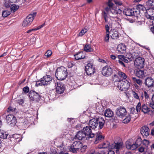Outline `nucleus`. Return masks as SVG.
<instances>
[{
  "label": "nucleus",
  "mask_w": 154,
  "mask_h": 154,
  "mask_svg": "<svg viewBox=\"0 0 154 154\" xmlns=\"http://www.w3.org/2000/svg\"><path fill=\"white\" fill-rule=\"evenodd\" d=\"M86 134H85L82 131H80L77 132L74 137V138L79 140H83L85 138L86 140Z\"/></svg>",
  "instance_id": "obj_19"
},
{
  "label": "nucleus",
  "mask_w": 154,
  "mask_h": 154,
  "mask_svg": "<svg viewBox=\"0 0 154 154\" xmlns=\"http://www.w3.org/2000/svg\"><path fill=\"white\" fill-rule=\"evenodd\" d=\"M118 75L120 77L124 79H126L127 77V76L125 74L122 72H118Z\"/></svg>",
  "instance_id": "obj_41"
},
{
  "label": "nucleus",
  "mask_w": 154,
  "mask_h": 154,
  "mask_svg": "<svg viewBox=\"0 0 154 154\" xmlns=\"http://www.w3.org/2000/svg\"><path fill=\"white\" fill-rule=\"evenodd\" d=\"M145 60L141 57L136 58L134 61V65L138 69L143 68L144 66Z\"/></svg>",
  "instance_id": "obj_12"
},
{
  "label": "nucleus",
  "mask_w": 154,
  "mask_h": 154,
  "mask_svg": "<svg viewBox=\"0 0 154 154\" xmlns=\"http://www.w3.org/2000/svg\"><path fill=\"white\" fill-rule=\"evenodd\" d=\"M67 65L68 68H71L74 66V64L72 62H69L68 63Z\"/></svg>",
  "instance_id": "obj_58"
},
{
  "label": "nucleus",
  "mask_w": 154,
  "mask_h": 154,
  "mask_svg": "<svg viewBox=\"0 0 154 154\" xmlns=\"http://www.w3.org/2000/svg\"><path fill=\"white\" fill-rule=\"evenodd\" d=\"M136 10H138V11L139 12V13L141 11H143L144 13H145L147 9L143 5L139 4L137 6V9ZM140 14H138V16Z\"/></svg>",
  "instance_id": "obj_29"
},
{
  "label": "nucleus",
  "mask_w": 154,
  "mask_h": 154,
  "mask_svg": "<svg viewBox=\"0 0 154 154\" xmlns=\"http://www.w3.org/2000/svg\"><path fill=\"white\" fill-rule=\"evenodd\" d=\"M144 148L143 146L140 147L138 149L139 151L141 152H143L144 151Z\"/></svg>",
  "instance_id": "obj_60"
},
{
  "label": "nucleus",
  "mask_w": 154,
  "mask_h": 154,
  "mask_svg": "<svg viewBox=\"0 0 154 154\" xmlns=\"http://www.w3.org/2000/svg\"><path fill=\"white\" fill-rule=\"evenodd\" d=\"M111 147L112 146H110L109 143L108 141H106L99 145L98 146L97 148L100 149L107 148H111Z\"/></svg>",
  "instance_id": "obj_26"
},
{
  "label": "nucleus",
  "mask_w": 154,
  "mask_h": 154,
  "mask_svg": "<svg viewBox=\"0 0 154 154\" xmlns=\"http://www.w3.org/2000/svg\"><path fill=\"white\" fill-rule=\"evenodd\" d=\"M75 58L76 60L84 59L85 56V54L82 51L78 52L74 55Z\"/></svg>",
  "instance_id": "obj_27"
},
{
  "label": "nucleus",
  "mask_w": 154,
  "mask_h": 154,
  "mask_svg": "<svg viewBox=\"0 0 154 154\" xmlns=\"http://www.w3.org/2000/svg\"><path fill=\"white\" fill-rule=\"evenodd\" d=\"M114 2L115 4H116V5H122V3L121 2L118 1L117 0H115Z\"/></svg>",
  "instance_id": "obj_64"
},
{
  "label": "nucleus",
  "mask_w": 154,
  "mask_h": 154,
  "mask_svg": "<svg viewBox=\"0 0 154 154\" xmlns=\"http://www.w3.org/2000/svg\"><path fill=\"white\" fill-rule=\"evenodd\" d=\"M29 95L31 100L38 101L41 98L40 96L34 91H31L29 92Z\"/></svg>",
  "instance_id": "obj_10"
},
{
  "label": "nucleus",
  "mask_w": 154,
  "mask_h": 154,
  "mask_svg": "<svg viewBox=\"0 0 154 154\" xmlns=\"http://www.w3.org/2000/svg\"><path fill=\"white\" fill-rule=\"evenodd\" d=\"M135 73L137 76L141 79H143L146 75V73L144 72L143 70H141L138 68L135 70Z\"/></svg>",
  "instance_id": "obj_17"
},
{
  "label": "nucleus",
  "mask_w": 154,
  "mask_h": 154,
  "mask_svg": "<svg viewBox=\"0 0 154 154\" xmlns=\"http://www.w3.org/2000/svg\"><path fill=\"white\" fill-rule=\"evenodd\" d=\"M131 115L133 114L135 112V109L134 107H132L131 108Z\"/></svg>",
  "instance_id": "obj_62"
},
{
  "label": "nucleus",
  "mask_w": 154,
  "mask_h": 154,
  "mask_svg": "<svg viewBox=\"0 0 154 154\" xmlns=\"http://www.w3.org/2000/svg\"><path fill=\"white\" fill-rule=\"evenodd\" d=\"M19 8V6L18 5H16L15 4L12 5L11 6V11L14 12L18 10Z\"/></svg>",
  "instance_id": "obj_38"
},
{
  "label": "nucleus",
  "mask_w": 154,
  "mask_h": 154,
  "mask_svg": "<svg viewBox=\"0 0 154 154\" xmlns=\"http://www.w3.org/2000/svg\"><path fill=\"white\" fill-rule=\"evenodd\" d=\"M118 62L122 66L124 67L125 66V64L123 63V61L122 60H121L120 59H119V60H118Z\"/></svg>",
  "instance_id": "obj_61"
},
{
  "label": "nucleus",
  "mask_w": 154,
  "mask_h": 154,
  "mask_svg": "<svg viewBox=\"0 0 154 154\" xmlns=\"http://www.w3.org/2000/svg\"><path fill=\"white\" fill-rule=\"evenodd\" d=\"M109 33H106V36L104 40L106 42H108L109 39Z\"/></svg>",
  "instance_id": "obj_56"
},
{
  "label": "nucleus",
  "mask_w": 154,
  "mask_h": 154,
  "mask_svg": "<svg viewBox=\"0 0 154 154\" xmlns=\"http://www.w3.org/2000/svg\"><path fill=\"white\" fill-rule=\"evenodd\" d=\"M109 35L113 39H117L119 37V34L118 31L114 30L111 29L110 30Z\"/></svg>",
  "instance_id": "obj_23"
},
{
  "label": "nucleus",
  "mask_w": 154,
  "mask_h": 154,
  "mask_svg": "<svg viewBox=\"0 0 154 154\" xmlns=\"http://www.w3.org/2000/svg\"><path fill=\"white\" fill-rule=\"evenodd\" d=\"M122 143H117L112 144L111 149L114 148L116 149V152L117 153H119V149L122 147Z\"/></svg>",
  "instance_id": "obj_24"
},
{
  "label": "nucleus",
  "mask_w": 154,
  "mask_h": 154,
  "mask_svg": "<svg viewBox=\"0 0 154 154\" xmlns=\"http://www.w3.org/2000/svg\"><path fill=\"white\" fill-rule=\"evenodd\" d=\"M11 14L10 11H3L2 16L3 17H6Z\"/></svg>",
  "instance_id": "obj_44"
},
{
  "label": "nucleus",
  "mask_w": 154,
  "mask_h": 154,
  "mask_svg": "<svg viewBox=\"0 0 154 154\" xmlns=\"http://www.w3.org/2000/svg\"><path fill=\"white\" fill-rule=\"evenodd\" d=\"M95 136V139L94 142V144H97L103 140L104 138V137L102 135L101 133L100 132L96 134Z\"/></svg>",
  "instance_id": "obj_20"
},
{
  "label": "nucleus",
  "mask_w": 154,
  "mask_h": 154,
  "mask_svg": "<svg viewBox=\"0 0 154 154\" xmlns=\"http://www.w3.org/2000/svg\"><path fill=\"white\" fill-rule=\"evenodd\" d=\"M29 91V88L28 86H26L23 88V91L25 94L28 93Z\"/></svg>",
  "instance_id": "obj_51"
},
{
  "label": "nucleus",
  "mask_w": 154,
  "mask_h": 154,
  "mask_svg": "<svg viewBox=\"0 0 154 154\" xmlns=\"http://www.w3.org/2000/svg\"><path fill=\"white\" fill-rule=\"evenodd\" d=\"M126 47L125 45L123 44H120L118 45L117 50L121 53H124L125 52Z\"/></svg>",
  "instance_id": "obj_25"
},
{
  "label": "nucleus",
  "mask_w": 154,
  "mask_h": 154,
  "mask_svg": "<svg viewBox=\"0 0 154 154\" xmlns=\"http://www.w3.org/2000/svg\"><path fill=\"white\" fill-rule=\"evenodd\" d=\"M106 33H109V27L108 24L106 25L105 26Z\"/></svg>",
  "instance_id": "obj_53"
},
{
  "label": "nucleus",
  "mask_w": 154,
  "mask_h": 154,
  "mask_svg": "<svg viewBox=\"0 0 154 154\" xmlns=\"http://www.w3.org/2000/svg\"><path fill=\"white\" fill-rule=\"evenodd\" d=\"M103 16L104 19H105L106 18H108V17L107 16V14H108L107 13V12L105 11H104L103 13Z\"/></svg>",
  "instance_id": "obj_55"
},
{
  "label": "nucleus",
  "mask_w": 154,
  "mask_h": 154,
  "mask_svg": "<svg viewBox=\"0 0 154 154\" xmlns=\"http://www.w3.org/2000/svg\"><path fill=\"white\" fill-rule=\"evenodd\" d=\"M113 80L115 82V85H117V83H119L122 80L119 78L118 75H114L113 76Z\"/></svg>",
  "instance_id": "obj_35"
},
{
  "label": "nucleus",
  "mask_w": 154,
  "mask_h": 154,
  "mask_svg": "<svg viewBox=\"0 0 154 154\" xmlns=\"http://www.w3.org/2000/svg\"><path fill=\"white\" fill-rule=\"evenodd\" d=\"M146 5L149 8L154 9V0H148L146 2Z\"/></svg>",
  "instance_id": "obj_30"
},
{
  "label": "nucleus",
  "mask_w": 154,
  "mask_h": 154,
  "mask_svg": "<svg viewBox=\"0 0 154 154\" xmlns=\"http://www.w3.org/2000/svg\"><path fill=\"white\" fill-rule=\"evenodd\" d=\"M137 10L133 9H125L124 10L123 13L127 16H134L138 17V14H139V12Z\"/></svg>",
  "instance_id": "obj_7"
},
{
  "label": "nucleus",
  "mask_w": 154,
  "mask_h": 154,
  "mask_svg": "<svg viewBox=\"0 0 154 154\" xmlns=\"http://www.w3.org/2000/svg\"><path fill=\"white\" fill-rule=\"evenodd\" d=\"M9 1V0H5L4 4L6 8H9L11 5L10 2Z\"/></svg>",
  "instance_id": "obj_48"
},
{
  "label": "nucleus",
  "mask_w": 154,
  "mask_h": 154,
  "mask_svg": "<svg viewBox=\"0 0 154 154\" xmlns=\"http://www.w3.org/2000/svg\"><path fill=\"white\" fill-rule=\"evenodd\" d=\"M89 126H86L83 128V133L86 135V140H89L94 137V134L91 132V130Z\"/></svg>",
  "instance_id": "obj_9"
},
{
  "label": "nucleus",
  "mask_w": 154,
  "mask_h": 154,
  "mask_svg": "<svg viewBox=\"0 0 154 154\" xmlns=\"http://www.w3.org/2000/svg\"><path fill=\"white\" fill-rule=\"evenodd\" d=\"M126 57L127 58L130 60V61L132 60L133 59L132 54L130 53H127L126 55Z\"/></svg>",
  "instance_id": "obj_45"
},
{
  "label": "nucleus",
  "mask_w": 154,
  "mask_h": 154,
  "mask_svg": "<svg viewBox=\"0 0 154 154\" xmlns=\"http://www.w3.org/2000/svg\"><path fill=\"white\" fill-rule=\"evenodd\" d=\"M153 9L149 8L147 9L145 12V15L146 17L150 20L154 19V11Z\"/></svg>",
  "instance_id": "obj_16"
},
{
  "label": "nucleus",
  "mask_w": 154,
  "mask_h": 154,
  "mask_svg": "<svg viewBox=\"0 0 154 154\" xmlns=\"http://www.w3.org/2000/svg\"><path fill=\"white\" fill-rule=\"evenodd\" d=\"M36 13L35 12L32 14H30L26 17L27 19L29 21V23H31L33 21L34 18L35 17Z\"/></svg>",
  "instance_id": "obj_31"
},
{
  "label": "nucleus",
  "mask_w": 154,
  "mask_h": 154,
  "mask_svg": "<svg viewBox=\"0 0 154 154\" xmlns=\"http://www.w3.org/2000/svg\"><path fill=\"white\" fill-rule=\"evenodd\" d=\"M108 14L110 20L111 21V22H110V23H113L112 25L115 24V22H117L118 23H119V21H120L121 20V19L118 18V17H119L121 15V14L119 15V14Z\"/></svg>",
  "instance_id": "obj_15"
},
{
  "label": "nucleus",
  "mask_w": 154,
  "mask_h": 154,
  "mask_svg": "<svg viewBox=\"0 0 154 154\" xmlns=\"http://www.w3.org/2000/svg\"><path fill=\"white\" fill-rule=\"evenodd\" d=\"M119 89L121 91H126L129 88L130 84L129 82L127 80L124 81L122 80L117 83L116 85Z\"/></svg>",
  "instance_id": "obj_6"
},
{
  "label": "nucleus",
  "mask_w": 154,
  "mask_h": 154,
  "mask_svg": "<svg viewBox=\"0 0 154 154\" xmlns=\"http://www.w3.org/2000/svg\"><path fill=\"white\" fill-rule=\"evenodd\" d=\"M132 116V115L130 114L127 116L126 118L123 120V122L124 123H128L130 121Z\"/></svg>",
  "instance_id": "obj_37"
},
{
  "label": "nucleus",
  "mask_w": 154,
  "mask_h": 154,
  "mask_svg": "<svg viewBox=\"0 0 154 154\" xmlns=\"http://www.w3.org/2000/svg\"><path fill=\"white\" fill-rule=\"evenodd\" d=\"M52 80V79L50 75H46L41 78L40 80L36 81L35 85L38 87L48 85L50 84Z\"/></svg>",
  "instance_id": "obj_5"
},
{
  "label": "nucleus",
  "mask_w": 154,
  "mask_h": 154,
  "mask_svg": "<svg viewBox=\"0 0 154 154\" xmlns=\"http://www.w3.org/2000/svg\"><path fill=\"white\" fill-rule=\"evenodd\" d=\"M133 96L136 98L137 99H139V97L137 94L134 91L133 93Z\"/></svg>",
  "instance_id": "obj_54"
},
{
  "label": "nucleus",
  "mask_w": 154,
  "mask_h": 154,
  "mask_svg": "<svg viewBox=\"0 0 154 154\" xmlns=\"http://www.w3.org/2000/svg\"><path fill=\"white\" fill-rule=\"evenodd\" d=\"M118 57L119 59H121L123 62H124L126 63H128V61L126 59L127 58L126 57H125V56L123 55H119L118 56Z\"/></svg>",
  "instance_id": "obj_40"
},
{
  "label": "nucleus",
  "mask_w": 154,
  "mask_h": 154,
  "mask_svg": "<svg viewBox=\"0 0 154 154\" xmlns=\"http://www.w3.org/2000/svg\"><path fill=\"white\" fill-rule=\"evenodd\" d=\"M108 18H106L105 19H104L105 22L106 23H108V24L109 25V26H112V24L113 23H110V21L108 22Z\"/></svg>",
  "instance_id": "obj_59"
},
{
  "label": "nucleus",
  "mask_w": 154,
  "mask_h": 154,
  "mask_svg": "<svg viewBox=\"0 0 154 154\" xmlns=\"http://www.w3.org/2000/svg\"><path fill=\"white\" fill-rule=\"evenodd\" d=\"M140 132L143 136L147 137L149 134V129L146 126H143L141 129Z\"/></svg>",
  "instance_id": "obj_21"
},
{
  "label": "nucleus",
  "mask_w": 154,
  "mask_h": 154,
  "mask_svg": "<svg viewBox=\"0 0 154 154\" xmlns=\"http://www.w3.org/2000/svg\"><path fill=\"white\" fill-rule=\"evenodd\" d=\"M116 113L117 116L122 118L126 115L127 111L126 109L124 107L120 106L117 108Z\"/></svg>",
  "instance_id": "obj_13"
},
{
  "label": "nucleus",
  "mask_w": 154,
  "mask_h": 154,
  "mask_svg": "<svg viewBox=\"0 0 154 154\" xmlns=\"http://www.w3.org/2000/svg\"><path fill=\"white\" fill-rule=\"evenodd\" d=\"M85 70L87 75H91L95 72V67L93 63H89L85 66Z\"/></svg>",
  "instance_id": "obj_8"
},
{
  "label": "nucleus",
  "mask_w": 154,
  "mask_h": 154,
  "mask_svg": "<svg viewBox=\"0 0 154 154\" xmlns=\"http://www.w3.org/2000/svg\"><path fill=\"white\" fill-rule=\"evenodd\" d=\"M8 134L4 131L0 130V137L1 138L5 139L7 138Z\"/></svg>",
  "instance_id": "obj_34"
},
{
  "label": "nucleus",
  "mask_w": 154,
  "mask_h": 154,
  "mask_svg": "<svg viewBox=\"0 0 154 154\" xmlns=\"http://www.w3.org/2000/svg\"><path fill=\"white\" fill-rule=\"evenodd\" d=\"M144 95L145 97V98L146 99L149 98V95L146 91H144Z\"/></svg>",
  "instance_id": "obj_63"
},
{
  "label": "nucleus",
  "mask_w": 154,
  "mask_h": 154,
  "mask_svg": "<svg viewBox=\"0 0 154 154\" xmlns=\"http://www.w3.org/2000/svg\"><path fill=\"white\" fill-rule=\"evenodd\" d=\"M132 80L133 82L135 83H137L140 85H141L142 84V81L140 79H137L136 77H132Z\"/></svg>",
  "instance_id": "obj_36"
},
{
  "label": "nucleus",
  "mask_w": 154,
  "mask_h": 154,
  "mask_svg": "<svg viewBox=\"0 0 154 154\" xmlns=\"http://www.w3.org/2000/svg\"><path fill=\"white\" fill-rule=\"evenodd\" d=\"M142 139L140 138L139 137L137 139L135 143V144L138 147L140 146L142 143Z\"/></svg>",
  "instance_id": "obj_42"
},
{
  "label": "nucleus",
  "mask_w": 154,
  "mask_h": 154,
  "mask_svg": "<svg viewBox=\"0 0 154 154\" xmlns=\"http://www.w3.org/2000/svg\"><path fill=\"white\" fill-rule=\"evenodd\" d=\"M105 123V120L102 117H99L97 119H92L89 122V126L92 129L97 128L99 124V127L100 129H102Z\"/></svg>",
  "instance_id": "obj_2"
},
{
  "label": "nucleus",
  "mask_w": 154,
  "mask_h": 154,
  "mask_svg": "<svg viewBox=\"0 0 154 154\" xmlns=\"http://www.w3.org/2000/svg\"><path fill=\"white\" fill-rule=\"evenodd\" d=\"M55 86H56V92L57 94H60L63 92L65 90L64 86L62 82L59 81L57 82Z\"/></svg>",
  "instance_id": "obj_14"
},
{
  "label": "nucleus",
  "mask_w": 154,
  "mask_h": 154,
  "mask_svg": "<svg viewBox=\"0 0 154 154\" xmlns=\"http://www.w3.org/2000/svg\"><path fill=\"white\" fill-rule=\"evenodd\" d=\"M44 25H45V24H42V25L38 26L36 28L29 29V30H28L26 32L27 33H30V32H32V31H36L38 30V29H40L42 27L44 26Z\"/></svg>",
  "instance_id": "obj_39"
},
{
  "label": "nucleus",
  "mask_w": 154,
  "mask_h": 154,
  "mask_svg": "<svg viewBox=\"0 0 154 154\" xmlns=\"http://www.w3.org/2000/svg\"><path fill=\"white\" fill-rule=\"evenodd\" d=\"M112 69L109 66L106 65L103 68L102 73L104 76H109L112 74Z\"/></svg>",
  "instance_id": "obj_11"
},
{
  "label": "nucleus",
  "mask_w": 154,
  "mask_h": 154,
  "mask_svg": "<svg viewBox=\"0 0 154 154\" xmlns=\"http://www.w3.org/2000/svg\"><path fill=\"white\" fill-rule=\"evenodd\" d=\"M104 114L105 116L110 118L113 116L114 113L111 110L109 109H107L105 111Z\"/></svg>",
  "instance_id": "obj_28"
},
{
  "label": "nucleus",
  "mask_w": 154,
  "mask_h": 154,
  "mask_svg": "<svg viewBox=\"0 0 154 154\" xmlns=\"http://www.w3.org/2000/svg\"><path fill=\"white\" fill-rule=\"evenodd\" d=\"M141 107V103L140 102L138 103L136 107V110L137 112L140 111Z\"/></svg>",
  "instance_id": "obj_46"
},
{
  "label": "nucleus",
  "mask_w": 154,
  "mask_h": 154,
  "mask_svg": "<svg viewBox=\"0 0 154 154\" xmlns=\"http://www.w3.org/2000/svg\"><path fill=\"white\" fill-rule=\"evenodd\" d=\"M149 141L147 140H144L143 141L142 143L143 145L146 146L149 145Z\"/></svg>",
  "instance_id": "obj_57"
},
{
  "label": "nucleus",
  "mask_w": 154,
  "mask_h": 154,
  "mask_svg": "<svg viewBox=\"0 0 154 154\" xmlns=\"http://www.w3.org/2000/svg\"><path fill=\"white\" fill-rule=\"evenodd\" d=\"M67 72L66 69L64 67L58 68L56 71L55 75L56 78L60 80L65 79L67 76Z\"/></svg>",
  "instance_id": "obj_4"
},
{
  "label": "nucleus",
  "mask_w": 154,
  "mask_h": 154,
  "mask_svg": "<svg viewBox=\"0 0 154 154\" xmlns=\"http://www.w3.org/2000/svg\"><path fill=\"white\" fill-rule=\"evenodd\" d=\"M87 148V146L83 145L82 143L80 141H75L70 146L69 150L74 153H76L79 149L81 152H84L86 151Z\"/></svg>",
  "instance_id": "obj_1"
},
{
  "label": "nucleus",
  "mask_w": 154,
  "mask_h": 154,
  "mask_svg": "<svg viewBox=\"0 0 154 154\" xmlns=\"http://www.w3.org/2000/svg\"><path fill=\"white\" fill-rule=\"evenodd\" d=\"M31 23H29V21L27 20V18H26V19L23 21V26L24 27L27 26H29Z\"/></svg>",
  "instance_id": "obj_43"
},
{
  "label": "nucleus",
  "mask_w": 154,
  "mask_h": 154,
  "mask_svg": "<svg viewBox=\"0 0 154 154\" xmlns=\"http://www.w3.org/2000/svg\"><path fill=\"white\" fill-rule=\"evenodd\" d=\"M87 31V29H82L79 33V36H82L84 35Z\"/></svg>",
  "instance_id": "obj_47"
},
{
  "label": "nucleus",
  "mask_w": 154,
  "mask_h": 154,
  "mask_svg": "<svg viewBox=\"0 0 154 154\" xmlns=\"http://www.w3.org/2000/svg\"><path fill=\"white\" fill-rule=\"evenodd\" d=\"M142 111L145 114L148 113L150 111V108L145 104L142 105L141 107Z\"/></svg>",
  "instance_id": "obj_32"
},
{
  "label": "nucleus",
  "mask_w": 154,
  "mask_h": 154,
  "mask_svg": "<svg viewBox=\"0 0 154 154\" xmlns=\"http://www.w3.org/2000/svg\"><path fill=\"white\" fill-rule=\"evenodd\" d=\"M126 146L127 149H129L131 144V143L129 141H127L126 142Z\"/></svg>",
  "instance_id": "obj_49"
},
{
  "label": "nucleus",
  "mask_w": 154,
  "mask_h": 154,
  "mask_svg": "<svg viewBox=\"0 0 154 154\" xmlns=\"http://www.w3.org/2000/svg\"><path fill=\"white\" fill-rule=\"evenodd\" d=\"M84 51L86 52H89L93 51V49L91 48V45H86L84 48Z\"/></svg>",
  "instance_id": "obj_33"
},
{
  "label": "nucleus",
  "mask_w": 154,
  "mask_h": 154,
  "mask_svg": "<svg viewBox=\"0 0 154 154\" xmlns=\"http://www.w3.org/2000/svg\"><path fill=\"white\" fill-rule=\"evenodd\" d=\"M138 147L135 143L133 144H131L130 148L129 149L133 150L135 149Z\"/></svg>",
  "instance_id": "obj_50"
},
{
  "label": "nucleus",
  "mask_w": 154,
  "mask_h": 154,
  "mask_svg": "<svg viewBox=\"0 0 154 154\" xmlns=\"http://www.w3.org/2000/svg\"><path fill=\"white\" fill-rule=\"evenodd\" d=\"M6 120L8 123L15 124L16 122V117L13 115H8L6 117Z\"/></svg>",
  "instance_id": "obj_18"
},
{
  "label": "nucleus",
  "mask_w": 154,
  "mask_h": 154,
  "mask_svg": "<svg viewBox=\"0 0 154 154\" xmlns=\"http://www.w3.org/2000/svg\"><path fill=\"white\" fill-rule=\"evenodd\" d=\"M153 83V80L151 77H147L145 80V84L148 88L152 87Z\"/></svg>",
  "instance_id": "obj_22"
},
{
  "label": "nucleus",
  "mask_w": 154,
  "mask_h": 154,
  "mask_svg": "<svg viewBox=\"0 0 154 154\" xmlns=\"http://www.w3.org/2000/svg\"><path fill=\"white\" fill-rule=\"evenodd\" d=\"M113 4L110 2H108L107 6L105 9V10L108 14H118L120 15L122 12V11L119 8L113 7Z\"/></svg>",
  "instance_id": "obj_3"
},
{
  "label": "nucleus",
  "mask_w": 154,
  "mask_h": 154,
  "mask_svg": "<svg viewBox=\"0 0 154 154\" xmlns=\"http://www.w3.org/2000/svg\"><path fill=\"white\" fill-rule=\"evenodd\" d=\"M52 54V52L50 50H48L45 53V54H46L47 57L50 56Z\"/></svg>",
  "instance_id": "obj_52"
}]
</instances>
